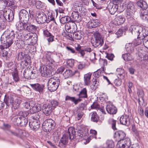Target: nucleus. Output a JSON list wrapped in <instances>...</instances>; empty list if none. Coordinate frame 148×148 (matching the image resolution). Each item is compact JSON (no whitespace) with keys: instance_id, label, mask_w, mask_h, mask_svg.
<instances>
[{"instance_id":"1","label":"nucleus","mask_w":148,"mask_h":148,"mask_svg":"<svg viewBox=\"0 0 148 148\" xmlns=\"http://www.w3.org/2000/svg\"><path fill=\"white\" fill-rule=\"evenodd\" d=\"M44 61L46 64L49 65H43L41 66L40 71L41 75L44 77H49L53 75L55 72L53 70L52 66L54 62V60L50 56H43Z\"/></svg>"},{"instance_id":"2","label":"nucleus","mask_w":148,"mask_h":148,"mask_svg":"<svg viewBox=\"0 0 148 148\" xmlns=\"http://www.w3.org/2000/svg\"><path fill=\"white\" fill-rule=\"evenodd\" d=\"M15 37V34L13 31H10L8 29L5 30L1 37V41L3 44L0 45V51L10 47L13 42Z\"/></svg>"},{"instance_id":"3","label":"nucleus","mask_w":148,"mask_h":148,"mask_svg":"<svg viewBox=\"0 0 148 148\" xmlns=\"http://www.w3.org/2000/svg\"><path fill=\"white\" fill-rule=\"evenodd\" d=\"M130 31L132 34L137 35V40L145 39L148 37V29L136 25H132L130 28Z\"/></svg>"},{"instance_id":"4","label":"nucleus","mask_w":148,"mask_h":148,"mask_svg":"<svg viewBox=\"0 0 148 148\" xmlns=\"http://www.w3.org/2000/svg\"><path fill=\"white\" fill-rule=\"evenodd\" d=\"M4 101L7 106H10L14 109L19 108L21 102V98L19 97H17L14 99V96L11 95L6 94Z\"/></svg>"},{"instance_id":"5","label":"nucleus","mask_w":148,"mask_h":148,"mask_svg":"<svg viewBox=\"0 0 148 148\" xmlns=\"http://www.w3.org/2000/svg\"><path fill=\"white\" fill-rule=\"evenodd\" d=\"M79 98L75 99L74 97H71L69 96H66L65 98V101L69 100L73 102L75 105H77L79 102L82 101L81 98H87V90L86 88L82 89L79 92V94L77 95Z\"/></svg>"},{"instance_id":"6","label":"nucleus","mask_w":148,"mask_h":148,"mask_svg":"<svg viewBox=\"0 0 148 148\" xmlns=\"http://www.w3.org/2000/svg\"><path fill=\"white\" fill-rule=\"evenodd\" d=\"M60 83V81L58 77L53 76L48 80L47 85L48 88L51 92L55 91L58 88Z\"/></svg>"},{"instance_id":"7","label":"nucleus","mask_w":148,"mask_h":148,"mask_svg":"<svg viewBox=\"0 0 148 148\" xmlns=\"http://www.w3.org/2000/svg\"><path fill=\"white\" fill-rule=\"evenodd\" d=\"M142 43V40H135L131 43H127L125 45V48L127 52L125 54H123L122 56H130L134 52V48Z\"/></svg>"},{"instance_id":"8","label":"nucleus","mask_w":148,"mask_h":148,"mask_svg":"<svg viewBox=\"0 0 148 148\" xmlns=\"http://www.w3.org/2000/svg\"><path fill=\"white\" fill-rule=\"evenodd\" d=\"M94 37L95 40L92 39L91 41L92 45L95 47L102 46L103 43L104 41L100 34L96 32L94 33Z\"/></svg>"},{"instance_id":"9","label":"nucleus","mask_w":148,"mask_h":148,"mask_svg":"<svg viewBox=\"0 0 148 148\" xmlns=\"http://www.w3.org/2000/svg\"><path fill=\"white\" fill-rule=\"evenodd\" d=\"M66 48L68 51L72 53H79L81 56H84L86 52H90L91 51V49L90 47L86 48L84 49H82L79 45H78L77 47H75L76 51L74 49L71 47H66Z\"/></svg>"},{"instance_id":"10","label":"nucleus","mask_w":148,"mask_h":148,"mask_svg":"<svg viewBox=\"0 0 148 148\" xmlns=\"http://www.w3.org/2000/svg\"><path fill=\"white\" fill-rule=\"evenodd\" d=\"M69 139L72 140L74 138L79 139L83 136V132L81 130H79L76 133L75 129L73 127H69L68 130Z\"/></svg>"},{"instance_id":"11","label":"nucleus","mask_w":148,"mask_h":148,"mask_svg":"<svg viewBox=\"0 0 148 148\" xmlns=\"http://www.w3.org/2000/svg\"><path fill=\"white\" fill-rule=\"evenodd\" d=\"M56 124L55 121L51 119L45 121L42 124V128L44 131L47 132L54 128Z\"/></svg>"},{"instance_id":"12","label":"nucleus","mask_w":148,"mask_h":148,"mask_svg":"<svg viewBox=\"0 0 148 148\" xmlns=\"http://www.w3.org/2000/svg\"><path fill=\"white\" fill-rule=\"evenodd\" d=\"M136 11V9L133 2L129 1V5L127 7V9L125 14V16L127 18H132Z\"/></svg>"},{"instance_id":"13","label":"nucleus","mask_w":148,"mask_h":148,"mask_svg":"<svg viewBox=\"0 0 148 148\" xmlns=\"http://www.w3.org/2000/svg\"><path fill=\"white\" fill-rule=\"evenodd\" d=\"M20 21L27 23L29 18V16L28 12L25 10H21L19 14Z\"/></svg>"},{"instance_id":"14","label":"nucleus","mask_w":148,"mask_h":148,"mask_svg":"<svg viewBox=\"0 0 148 148\" xmlns=\"http://www.w3.org/2000/svg\"><path fill=\"white\" fill-rule=\"evenodd\" d=\"M122 1H118L117 3H114L113 1V3H110L108 6L109 11L111 14H114L115 12L118 10V9L119 6L117 4L119 2Z\"/></svg>"},{"instance_id":"15","label":"nucleus","mask_w":148,"mask_h":148,"mask_svg":"<svg viewBox=\"0 0 148 148\" xmlns=\"http://www.w3.org/2000/svg\"><path fill=\"white\" fill-rule=\"evenodd\" d=\"M47 18L46 16L42 12H38L37 18H36V21L38 23L42 24L46 22Z\"/></svg>"},{"instance_id":"16","label":"nucleus","mask_w":148,"mask_h":148,"mask_svg":"<svg viewBox=\"0 0 148 148\" xmlns=\"http://www.w3.org/2000/svg\"><path fill=\"white\" fill-rule=\"evenodd\" d=\"M71 22L74 23L75 22H79L81 21V18L79 16V12L78 11H74L71 14Z\"/></svg>"},{"instance_id":"17","label":"nucleus","mask_w":148,"mask_h":148,"mask_svg":"<svg viewBox=\"0 0 148 148\" xmlns=\"http://www.w3.org/2000/svg\"><path fill=\"white\" fill-rule=\"evenodd\" d=\"M35 73L29 69H25L24 72V76L28 79H33L34 78Z\"/></svg>"},{"instance_id":"18","label":"nucleus","mask_w":148,"mask_h":148,"mask_svg":"<svg viewBox=\"0 0 148 148\" xmlns=\"http://www.w3.org/2000/svg\"><path fill=\"white\" fill-rule=\"evenodd\" d=\"M29 125L33 130H37L40 127L39 120H32L31 121L29 122Z\"/></svg>"},{"instance_id":"19","label":"nucleus","mask_w":148,"mask_h":148,"mask_svg":"<svg viewBox=\"0 0 148 148\" xmlns=\"http://www.w3.org/2000/svg\"><path fill=\"white\" fill-rule=\"evenodd\" d=\"M69 139L68 136L64 135L59 142L58 146L61 148H64L66 147L67 144Z\"/></svg>"},{"instance_id":"20","label":"nucleus","mask_w":148,"mask_h":148,"mask_svg":"<svg viewBox=\"0 0 148 148\" xmlns=\"http://www.w3.org/2000/svg\"><path fill=\"white\" fill-rule=\"evenodd\" d=\"M42 111L46 116L49 115L52 112V107L50 104H44L42 106Z\"/></svg>"},{"instance_id":"21","label":"nucleus","mask_w":148,"mask_h":148,"mask_svg":"<svg viewBox=\"0 0 148 148\" xmlns=\"http://www.w3.org/2000/svg\"><path fill=\"white\" fill-rule=\"evenodd\" d=\"M125 136V134L121 131L116 132L114 135V137L116 138V139L118 140V144L120 143V141L123 140Z\"/></svg>"},{"instance_id":"22","label":"nucleus","mask_w":148,"mask_h":148,"mask_svg":"<svg viewBox=\"0 0 148 148\" xmlns=\"http://www.w3.org/2000/svg\"><path fill=\"white\" fill-rule=\"evenodd\" d=\"M30 86L34 90L39 92L40 93L43 92L45 87L43 85H40L38 83L30 84Z\"/></svg>"},{"instance_id":"23","label":"nucleus","mask_w":148,"mask_h":148,"mask_svg":"<svg viewBox=\"0 0 148 148\" xmlns=\"http://www.w3.org/2000/svg\"><path fill=\"white\" fill-rule=\"evenodd\" d=\"M106 109L108 112L110 114H115L117 111L116 107L111 104H108L106 106Z\"/></svg>"},{"instance_id":"24","label":"nucleus","mask_w":148,"mask_h":148,"mask_svg":"<svg viewBox=\"0 0 148 148\" xmlns=\"http://www.w3.org/2000/svg\"><path fill=\"white\" fill-rule=\"evenodd\" d=\"M120 121L121 124L128 125L130 124L129 116L126 115L122 116L120 118Z\"/></svg>"},{"instance_id":"25","label":"nucleus","mask_w":148,"mask_h":148,"mask_svg":"<svg viewBox=\"0 0 148 148\" xmlns=\"http://www.w3.org/2000/svg\"><path fill=\"white\" fill-rule=\"evenodd\" d=\"M27 23L21 21L17 22L16 24V28L19 31L23 30L25 29Z\"/></svg>"},{"instance_id":"26","label":"nucleus","mask_w":148,"mask_h":148,"mask_svg":"<svg viewBox=\"0 0 148 148\" xmlns=\"http://www.w3.org/2000/svg\"><path fill=\"white\" fill-rule=\"evenodd\" d=\"M5 18L8 20L9 21H12L14 18V14L13 11L10 10L7 12L6 14L4 15Z\"/></svg>"},{"instance_id":"27","label":"nucleus","mask_w":148,"mask_h":148,"mask_svg":"<svg viewBox=\"0 0 148 148\" xmlns=\"http://www.w3.org/2000/svg\"><path fill=\"white\" fill-rule=\"evenodd\" d=\"M115 23L118 25L123 24L125 21V18L122 16H117L115 19Z\"/></svg>"},{"instance_id":"28","label":"nucleus","mask_w":148,"mask_h":148,"mask_svg":"<svg viewBox=\"0 0 148 148\" xmlns=\"http://www.w3.org/2000/svg\"><path fill=\"white\" fill-rule=\"evenodd\" d=\"M137 5L143 10H145L147 8L148 5L147 3L145 1L140 0L137 2Z\"/></svg>"},{"instance_id":"29","label":"nucleus","mask_w":148,"mask_h":148,"mask_svg":"<svg viewBox=\"0 0 148 148\" xmlns=\"http://www.w3.org/2000/svg\"><path fill=\"white\" fill-rule=\"evenodd\" d=\"M38 40V38L36 35H33L31 38L27 42V44L29 45H35Z\"/></svg>"},{"instance_id":"30","label":"nucleus","mask_w":148,"mask_h":148,"mask_svg":"<svg viewBox=\"0 0 148 148\" xmlns=\"http://www.w3.org/2000/svg\"><path fill=\"white\" fill-rule=\"evenodd\" d=\"M76 73H77V71L73 72L70 70H66L63 73V75L65 78H66L72 76Z\"/></svg>"},{"instance_id":"31","label":"nucleus","mask_w":148,"mask_h":148,"mask_svg":"<svg viewBox=\"0 0 148 148\" xmlns=\"http://www.w3.org/2000/svg\"><path fill=\"white\" fill-rule=\"evenodd\" d=\"M4 2L6 7H8L12 6L13 9L16 8V6L14 5L15 3L13 0H4Z\"/></svg>"},{"instance_id":"32","label":"nucleus","mask_w":148,"mask_h":148,"mask_svg":"<svg viewBox=\"0 0 148 148\" xmlns=\"http://www.w3.org/2000/svg\"><path fill=\"white\" fill-rule=\"evenodd\" d=\"M129 2L128 1H126L123 3L122 5L118 7V11L120 12H123L126 8H127V7L129 5Z\"/></svg>"},{"instance_id":"33","label":"nucleus","mask_w":148,"mask_h":148,"mask_svg":"<svg viewBox=\"0 0 148 148\" xmlns=\"http://www.w3.org/2000/svg\"><path fill=\"white\" fill-rule=\"evenodd\" d=\"M21 119V116H20L19 115L14 116L13 114L11 116V119L12 121L13 122L16 123L18 125H19Z\"/></svg>"},{"instance_id":"34","label":"nucleus","mask_w":148,"mask_h":148,"mask_svg":"<svg viewBox=\"0 0 148 148\" xmlns=\"http://www.w3.org/2000/svg\"><path fill=\"white\" fill-rule=\"evenodd\" d=\"M71 18L69 16H65L61 17L60 21L61 23L64 24L66 23L71 22Z\"/></svg>"},{"instance_id":"35","label":"nucleus","mask_w":148,"mask_h":148,"mask_svg":"<svg viewBox=\"0 0 148 148\" xmlns=\"http://www.w3.org/2000/svg\"><path fill=\"white\" fill-rule=\"evenodd\" d=\"M91 74L89 73L84 75V82L86 85H88L90 82V79L91 77Z\"/></svg>"},{"instance_id":"36","label":"nucleus","mask_w":148,"mask_h":148,"mask_svg":"<svg viewBox=\"0 0 148 148\" xmlns=\"http://www.w3.org/2000/svg\"><path fill=\"white\" fill-rule=\"evenodd\" d=\"M41 105L39 103H36L34 106L31 112L32 113L37 112L40 111L41 110Z\"/></svg>"},{"instance_id":"37","label":"nucleus","mask_w":148,"mask_h":148,"mask_svg":"<svg viewBox=\"0 0 148 148\" xmlns=\"http://www.w3.org/2000/svg\"><path fill=\"white\" fill-rule=\"evenodd\" d=\"M140 16L143 20L148 21V11L145 10L143 12H142L140 14Z\"/></svg>"},{"instance_id":"38","label":"nucleus","mask_w":148,"mask_h":148,"mask_svg":"<svg viewBox=\"0 0 148 148\" xmlns=\"http://www.w3.org/2000/svg\"><path fill=\"white\" fill-rule=\"evenodd\" d=\"M25 29L29 32H34L36 30V28L35 26L29 24L26 27Z\"/></svg>"},{"instance_id":"39","label":"nucleus","mask_w":148,"mask_h":148,"mask_svg":"<svg viewBox=\"0 0 148 148\" xmlns=\"http://www.w3.org/2000/svg\"><path fill=\"white\" fill-rule=\"evenodd\" d=\"M28 120L25 117L21 116V119L20 121L19 125L21 127H25L27 125Z\"/></svg>"},{"instance_id":"40","label":"nucleus","mask_w":148,"mask_h":148,"mask_svg":"<svg viewBox=\"0 0 148 148\" xmlns=\"http://www.w3.org/2000/svg\"><path fill=\"white\" fill-rule=\"evenodd\" d=\"M83 36V35L79 32H74L73 34V38L77 40H81Z\"/></svg>"},{"instance_id":"41","label":"nucleus","mask_w":148,"mask_h":148,"mask_svg":"<svg viewBox=\"0 0 148 148\" xmlns=\"http://www.w3.org/2000/svg\"><path fill=\"white\" fill-rule=\"evenodd\" d=\"M116 121L113 119H110L108 121L109 123L112 125V129L114 130H117L116 126Z\"/></svg>"},{"instance_id":"42","label":"nucleus","mask_w":148,"mask_h":148,"mask_svg":"<svg viewBox=\"0 0 148 148\" xmlns=\"http://www.w3.org/2000/svg\"><path fill=\"white\" fill-rule=\"evenodd\" d=\"M91 119L92 121L96 122L99 120V117L96 112H94L92 113L91 115Z\"/></svg>"},{"instance_id":"43","label":"nucleus","mask_w":148,"mask_h":148,"mask_svg":"<svg viewBox=\"0 0 148 148\" xmlns=\"http://www.w3.org/2000/svg\"><path fill=\"white\" fill-rule=\"evenodd\" d=\"M86 103H81L79 104L78 107L77 108V109H79L81 111L86 109Z\"/></svg>"},{"instance_id":"44","label":"nucleus","mask_w":148,"mask_h":148,"mask_svg":"<svg viewBox=\"0 0 148 148\" xmlns=\"http://www.w3.org/2000/svg\"><path fill=\"white\" fill-rule=\"evenodd\" d=\"M12 75L13 79L15 82H17L19 80V78L17 72L16 71L13 72L12 73Z\"/></svg>"},{"instance_id":"45","label":"nucleus","mask_w":148,"mask_h":148,"mask_svg":"<svg viewBox=\"0 0 148 148\" xmlns=\"http://www.w3.org/2000/svg\"><path fill=\"white\" fill-rule=\"evenodd\" d=\"M16 45L20 48H23L25 46L24 42L21 40L19 39L17 40Z\"/></svg>"},{"instance_id":"46","label":"nucleus","mask_w":148,"mask_h":148,"mask_svg":"<svg viewBox=\"0 0 148 148\" xmlns=\"http://www.w3.org/2000/svg\"><path fill=\"white\" fill-rule=\"evenodd\" d=\"M74 61L73 59H71L67 60L66 63L70 67H72L74 65Z\"/></svg>"},{"instance_id":"47","label":"nucleus","mask_w":148,"mask_h":148,"mask_svg":"<svg viewBox=\"0 0 148 148\" xmlns=\"http://www.w3.org/2000/svg\"><path fill=\"white\" fill-rule=\"evenodd\" d=\"M34 34L32 33H29L27 34L24 36L25 39L27 41V43L28 40H29L31 38L33 35Z\"/></svg>"},{"instance_id":"48","label":"nucleus","mask_w":148,"mask_h":148,"mask_svg":"<svg viewBox=\"0 0 148 148\" xmlns=\"http://www.w3.org/2000/svg\"><path fill=\"white\" fill-rule=\"evenodd\" d=\"M98 84L96 79H94V81L92 82L91 85V88L95 90L97 88Z\"/></svg>"},{"instance_id":"49","label":"nucleus","mask_w":148,"mask_h":148,"mask_svg":"<svg viewBox=\"0 0 148 148\" xmlns=\"http://www.w3.org/2000/svg\"><path fill=\"white\" fill-rule=\"evenodd\" d=\"M17 129L15 131L12 130H8V133L10 135L13 136H15L17 137Z\"/></svg>"},{"instance_id":"50","label":"nucleus","mask_w":148,"mask_h":148,"mask_svg":"<svg viewBox=\"0 0 148 148\" xmlns=\"http://www.w3.org/2000/svg\"><path fill=\"white\" fill-rule=\"evenodd\" d=\"M17 137H21L23 136H24V134H25V131L21 129H17Z\"/></svg>"},{"instance_id":"51","label":"nucleus","mask_w":148,"mask_h":148,"mask_svg":"<svg viewBox=\"0 0 148 148\" xmlns=\"http://www.w3.org/2000/svg\"><path fill=\"white\" fill-rule=\"evenodd\" d=\"M76 114H77L78 120L82 117L83 114V113L82 112V111L80 110L79 109H77Z\"/></svg>"},{"instance_id":"52","label":"nucleus","mask_w":148,"mask_h":148,"mask_svg":"<svg viewBox=\"0 0 148 148\" xmlns=\"http://www.w3.org/2000/svg\"><path fill=\"white\" fill-rule=\"evenodd\" d=\"M145 47L148 49V37H146L145 39L141 40Z\"/></svg>"},{"instance_id":"53","label":"nucleus","mask_w":148,"mask_h":148,"mask_svg":"<svg viewBox=\"0 0 148 148\" xmlns=\"http://www.w3.org/2000/svg\"><path fill=\"white\" fill-rule=\"evenodd\" d=\"M50 104L52 107L55 108L58 105V102L56 100H53L50 102Z\"/></svg>"},{"instance_id":"54","label":"nucleus","mask_w":148,"mask_h":148,"mask_svg":"<svg viewBox=\"0 0 148 148\" xmlns=\"http://www.w3.org/2000/svg\"><path fill=\"white\" fill-rule=\"evenodd\" d=\"M36 7L38 9H40L42 8V3L39 1H36L35 3Z\"/></svg>"},{"instance_id":"55","label":"nucleus","mask_w":148,"mask_h":148,"mask_svg":"<svg viewBox=\"0 0 148 148\" xmlns=\"http://www.w3.org/2000/svg\"><path fill=\"white\" fill-rule=\"evenodd\" d=\"M18 115L20 116H23V117H25L28 116L29 113L28 112H22L20 111L18 113Z\"/></svg>"},{"instance_id":"56","label":"nucleus","mask_w":148,"mask_h":148,"mask_svg":"<svg viewBox=\"0 0 148 148\" xmlns=\"http://www.w3.org/2000/svg\"><path fill=\"white\" fill-rule=\"evenodd\" d=\"M92 21L95 27H97L99 26L101 24V21L99 19H95L93 20Z\"/></svg>"},{"instance_id":"57","label":"nucleus","mask_w":148,"mask_h":148,"mask_svg":"<svg viewBox=\"0 0 148 148\" xmlns=\"http://www.w3.org/2000/svg\"><path fill=\"white\" fill-rule=\"evenodd\" d=\"M101 74V70L98 69L97 71L94 72L93 75L95 77L98 78Z\"/></svg>"},{"instance_id":"58","label":"nucleus","mask_w":148,"mask_h":148,"mask_svg":"<svg viewBox=\"0 0 148 148\" xmlns=\"http://www.w3.org/2000/svg\"><path fill=\"white\" fill-rule=\"evenodd\" d=\"M73 24L70 27V28L72 30V32H75L77 30V27L76 24L75 23H73Z\"/></svg>"},{"instance_id":"59","label":"nucleus","mask_w":148,"mask_h":148,"mask_svg":"<svg viewBox=\"0 0 148 148\" xmlns=\"http://www.w3.org/2000/svg\"><path fill=\"white\" fill-rule=\"evenodd\" d=\"M122 58L125 61H129L133 60V58L132 56H122Z\"/></svg>"},{"instance_id":"60","label":"nucleus","mask_w":148,"mask_h":148,"mask_svg":"<svg viewBox=\"0 0 148 148\" xmlns=\"http://www.w3.org/2000/svg\"><path fill=\"white\" fill-rule=\"evenodd\" d=\"M23 105L25 108L30 110L29 101L25 102L23 103Z\"/></svg>"},{"instance_id":"61","label":"nucleus","mask_w":148,"mask_h":148,"mask_svg":"<svg viewBox=\"0 0 148 148\" xmlns=\"http://www.w3.org/2000/svg\"><path fill=\"white\" fill-rule=\"evenodd\" d=\"M88 28L90 29L96 27L92 21H89V22L88 23Z\"/></svg>"},{"instance_id":"62","label":"nucleus","mask_w":148,"mask_h":148,"mask_svg":"<svg viewBox=\"0 0 148 148\" xmlns=\"http://www.w3.org/2000/svg\"><path fill=\"white\" fill-rule=\"evenodd\" d=\"M123 31L122 29H119L117 32L116 33V34L117 35L118 37L121 36H122L123 34Z\"/></svg>"},{"instance_id":"63","label":"nucleus","mask_w":148,"mask_h":148,"mask_svg":"<svg viewBox=\"0 0 148 148\" xmlns=\"http://www.w3.org/2000/svg\"><path fill=\"white\" fill-rule=\"evenodd\" d=\"M43 33L44 36L47 37H48L49 36H51V34L47 30H44L43 31Z\"/></svg>"},{"instance_id":"64","label":"nucleus","mask_w":148,"mask_h":148,"mask_svg":"<svg viewBox=\"0 0 148 148\" xmlns=\"http://www.w3.org/2000/svg\"><path fill=\"white\" fill-rule=\"evenodd\" d=\"M29 103L30 110H31V112L32 110V109L34 107L36 103L35 102L33 101H29Z\"/></svg>"}]
</instances>
